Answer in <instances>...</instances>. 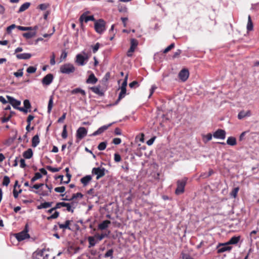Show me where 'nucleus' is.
Instances as JSON below:
<instances>
[{"instance_id":"1","label":"nucleus","mask_w":259,"mask_h":259,"mask_svg":"<svg viewBox=\"0 0 259 259\" xmlns=\"http://www.w3.org/2000/svg\"><path fill=\"white\" fill-rule=\"evenodd\" d=\"M95 30L99 33L102 34L106 30V22L102 19H100L97 21H95Z\"/></svg>"},{"instance_id":"2","label":"nucleus","mask_w":259,"mask_h":259,"mask_svg":"<svg viewBox=\"0 0 259 259\" xmlns=\"http://www.w3.org/2000/svg\"><path fill=\"white\" fill-rule=\"evenodd\" d=\"M75 70L74 65L70 63H66L61 65L60 68V71L63 74H69L73 73Z\"/></svg>"},{"instance_id":"3","label":"nucleus","mask_w":259,"mask_h":259,"mask_svg":"<svg viewBox=\"0 0 259 259\" xmlns=\"http://www.w3.org/2000/svg\"><path fill=\"white\" fill-rule=\"evenodd\" d=\"M187 179L185 178L182 180L177 181V187L175 191L177 195H180L184 192L185 187L187 183Z\"/></svg>"},{"instance_id":"4","label":"nucleus","mask_w":259,"mask_h":259,"mask_svg":"<svg viewBox=\"0 0 259 259\" xmlns=\"http://www.w3.org/2000/svg\"><path fill=\"white\" fill-rule=\"evenodd\" d=\"M90 13V11H86L84 12L79 17V20L81 24L84 22L88 23L89 21H95L96 20L94 15L88 16V15Z\"/></svg>"},{"instance_id":"5","label":"nucleus","mask_w":259,"mask_h":259,"mask_svg":"<svg viewBox=\"0 0 259 259\" xmlns=\"http://www.w3.org/2000/svg\"><path fill=\"white\" fill-rule=\"evenodd\" d=\"M88 59L89 57L87 54H85V56H84L81 54H78L76 56L75 63L79 66H83L86 64Z\"/></svg>"},{"instance_id":"6","label":"nucleus","mask_w":259,"mask_h":259,"mask_svg":"<svg viewBox=\"0 0 259 259\" xmlns=\"http://www.w3.org/2000/svg\"><path fill=\"white\" fill-rule=\"evenodd\" d=\"M92 172L93 175H97L96 179L99 180L105 175V168L94 167L92 169Z\"/></svg>"},{"instance_id":"7","label":"nucleus","mask_w":259,"mask_h":259,"mask_svg":"<svg viewBox=\"0 0 259 259\" xmlns=\"http://www.w3.org/2000/svg\"><path fill=\"white\" fill-rule=\"evenodd\" d=\"M232 248V247L229 246L226 243H219L217 246V253H221L227 251H230Z\"/></svg>"},{"instance_id":"8","label":"nucleus","mask_w":259,"mask_h":259,"mask_svg":"<svg viewBox=\"0 0 259 259\" xmlns=\"http://www.w3.org/2000/svg\"><path fill=\"white\" fill-rule=\"evenodd\" d=\"M15 236L19 241H22L30 237V236L28 233V231L26 229V227L23 231H21V232L15 234Z\"/></svg>"},{"instance_id":"9","label":"nucleus","mask_w":259,"mask_h":259,"mask_svg":"<svg viewBox=\"0 0 259 259\" xmlns=\"http://www.w3.org/2000/svg\"><path fill=\"white\" fill-rule=\"evenodd\" d=\"M178 76L181 81H186L189 76V70L186 68L183 69L179 72Z\"/></svg>"},{"instance_id":"10","label":"nucleus","mask_w":259,"mask_h":259,"mask_svg":"<svg viewBox=\"0 0 259 259\" xmlns=\"http://www.w3.org/2000/svg\"><path fill=\"white\" fill-rule=\"evenodd\" d=\"M88 131L84 127H80L76 131V138L79 140L83 139L87 135Z\"/></svg>"},{"instance_id":"11","label":"nucleus","mask_w":259,"mask_h":259,"mask_svg":"<svg viewBox=\"0 0 259 259\" xmlns=\"http://www.w3.org/2000/svg\"><path fill=\"white\" fill-rule=\"evenodd\" d=\"M214 138L224 140L226 138V132L224 130L218 129L213 134Z\"/></svg>"},{"instance_id":"12","label":"nucleus","mask_w":259,"mask_h":259,"mask_svg":"<svg viewBox=\"0 0 259 259\" xmlns=\"http://www.w3.org/2000/svg\"><path fill=\"white\" fill-rule=\"evenodd\" d=\"M7 98L8 100V102L10 103L14 108L18 109V108H19L18 106L21 104L20 101L17 100L10 96H7Z\"/></svg>"},{"instance_id":"13","label":"nucleus","mask_w":259,"mask_h":259,"mask_svg":"<svg viewBox=\"0 0 259 259\" xmlns=\"http://www.w3.org/2000/svg\"><path fill=\"white\" fill-rule=\"evenodd\" d=\"M54 76L52 74L49 73L46 75L42 79V83L48 85L53 81Z\"/></svg>"},{"instance_id":"14","label":"nucleus","mask_w":259,"mask_h":259,"mask_svg":"<svg viewBox=\"0 0 259 259\" xmlns=\"http://www.w3.org/2000/svg\"><path fill=\"white\" fill-rule=\"evenodd\" d=\"M112 123H110L108 125H103L98 128V130L95 131L92 134V136H96L103 133L105 131L107 130L111 125Z\"/></svg>"},{"instance_id":"15","label":"nucleus","mask_w":259,"mask_h":259,"mask_svg":"<svg viewBox=\"0 0 259 259\" xmlns=\"http://www.w3.org/2000/svg\"><path fill=\"white\" fill-rule=\"evenodd\" d=\"M24 108L20 107L18 108V110L20 111H22L24 113L27 112V110L31 107V104L28 100H25L23 102Z\"/></svg>"},{"instance_id":"16","label":"nucleus","mask_w":259,"mask_h":259,"mask_svg":"<svg viewBox=\"0 0 259 259\" xmlns=\"http://www.w3.org/2000/svg\"><path fill=\"white\" fill-rule=\"evenodd\" d=\"M90 89L95 94L100 96H103L104 95V92L103 90H101V87L100 85L91 87Z\"/></svg>"},{"instance_id":"17","label":"nucleus","mask_w":259,"mask_h":259,"mask_svg":"<svg viewBox=\"0 0 259 259\" xmlns=\"http://www.w3.org/2000/svg\"><path fill=\"white\" fill-rule=\"evenodd\" d=\"M251 114V111L250 110H247V111L242 110L238 113V118L239 119H242L246 117L250 116Z\"/></svg>"},{"instance_id":"18","label":"nucleus","mask_w":259,"mask_h":259,"mask_svg":"<svg viewBox=\"0 0 259 259\" xmlns=\"http://www.w3.org/2000/svg\"><path fill=\"white\" fill-rule=\"evenodd\" d=\"M98 81L97 78L96 77L93 73L90 74L88 78L86 80L87 83L95 84Z\"/></svg>"},{"instance_id":"19","label":"nucleus","mask_w":259,"mask_h":259,"mask_svg":"<svg viewBox=\"0 0 259 259\" xmlns=\"http://www.w3.org/2000/svg\"><path fill=\"white\" fill-rule=\"evenodd\" d=\"M111 224V222L109 220L104 221L102 223H100L98 225V228L100 230H103L108 228L109 224Z\"/></svg>"},{"instance_id":"20","label":"nucleus","mask_w":259,"mask_h":259,"mask_svg":"<svg viewBox=\"0 0 259 259\" xmlns=\"http://www.w3.org/2000/svg\"><path fill=\"white\" fill-rule=\"evenodd\" d=\"M240 239V236H233L232 237L229 241L226 242L227 244H236L239 241Z\"/></svg>"},{"instance_id":"21","label":"nucleus","mask_w":259,"mask_h":259,"mask_svg":"<svg viewBox=\"0 0 259 259\" xmlns=\"http://www.w3.org/2000/svg\"><path fill=\"white\" fill-rule=\"evenodd\" d=\"M31 55L29 53H22L16 55V57L18 59H28L30 58Z\"/></svg>"},{"instance_id":"22","label":"nucleus","mask_w":259,"mask_h":259,"mask_svg":"<svg viewBox=\"0 0 259 259\" xmlns=\"http://www.w3.org/2000/svg\"><path fill=\"white\" fill-rule=\"evenodd\" d=\"M15 114V112L12 111H10V114L7 116H3L1 118V121L2 123H6L9 121L12 117Z\"/></svg>"},{"instance_id":"23","label":"nucleus","mask_w":259,"mask_h":259,"mask_svg":"<svg viewBox=\"0 0 259 259\" xmlns=\"http://www.w3.org/2000/svg\"><path fill=\"white\" fill-rule=\"evenodd\" d=\"M92 177L90 175H87L80 179L81 183L83 186H87L88 183L91 181Z\"/></svg>"},{"instance_id":"24","label":"nucleus","mask_w":259,"mask_h":259,"mask_svg":"<svg viewBox=\"0 0 259 259\" xmlns=\"http://www.w3.org/2000/svg\"><path fill=\"white\" fill-rule=\"evenodd\" d=\"M121 91L119 94L118 98L116 101L115 102V104H117L118 102L123 98L126 94V89H120Z\"/></svg>"},{"instance_id":"25","label":"nucleus","mask_w":259,"mask_h":259,"mask_svg":"<svg viewBox=\"0 0 259 259\" xmlns=\"http://www.w3.org/2000/svg\"><path fill=\"white\" fill-rule=\"evenodd\" d=\"M64 204L65 205H63V207H66V210L68 211L71 212L72 213L73 212V209L75 208V207H73L74 204V202H72L71 203L64 202Z\"/></svg>"},{"instance_id":"26","label":"nucleus","mask_w":259,"mask_h":259,"mask_svg":"<svg viewBox=\"0 0 259 259\" xmlns=\"http://www.w3.org/2000/svg\"><path fill=\"white\" fill-rule=\"evenodd\" d=\"M33 155V152L31 149L29 148L23 152V156L25 158L30 159Z\"/></svg>"},{"instance_id":"27","label":"nucleus","mask_w":259,"mask_h":259,"mask_svg":"<svg viewBox=\"0 0 259 259\" xmlns=\"http://www.w3.org/2000/svg\"><path fill=\"white\" fill-rule=\"evenodd\" d=\"M39 138L38 135H35L32 139V146L33 147H36L39 143Z\"/></svg>"},{"instance_id":"28","label":"nucleus","mask_w":259,"mask_h":259,"mask_svg":"<svg viewBox=\"0 0 259 259\" xmlns=\"http://www.w3.org/2000/svg\"><path fill=\"white\" fill-rule=\"evenodd\" d=\"M227 144L230 146H235L237 144L236 139L235 137H229L227 140Z\"/></svg>"},{"instance_id":"29","label":"nucleus","mask_w":259,"mask_h":259,"mask_svg":"<svg viewBox=\"0 0 259 259\" xmlns=\"http://www.w3.org/2000/svg\"><path fill=\"white\" fill-rule=\"evenodd\" d=\"M70 224V221L69 220H67L66 221L64 224H60L59 223L58 225L60 229L70 230V228L69 227Z\"/></svg>"},{"instance_id":"30","label":"nucleus","mask_w":259,"mask_h":259,"mask_svg":"<svg viewBox=\"0 0 259 259\" xmlns=\"http://www.w3.org/2000/svg\"><path fill=\"white\" fill-rule=\"evenodd\" d=\"M30 6V3H28V2L25 3L22 5H21V6L20 7V8L18 10V13H21L22 12H24V11H25L26 10L28 9V8Z\"/></svg>"},{"instance_id":"31","label":"nucleus","mask_w":259,"mask_h":259,"mask_svg":"<svg viewBox=\"0 0 259 259\" xmlns=\"http://www.w3.org/2000/svg\"><path fill=\"white\" fill-rule=\"evenodd\" d=\"M53 202H45L41 203L39 205L37 206L38 209L47 208L52 206Z\"/></svg>"},{"instance_id":"32","label":"nucleus","mask_w":259,"mask_h":259,"mask_svg":"<svg viewBox=\"0 0 259 259\" xmlns=\"http://www.w3.org/2000/svg\"><path fill=\"white\" fill-rule=\"evenodd\" d=\"M253 25L250 15L248 16V22L247 24V31H250L253 30Z\"/></svg>"},{"instance_id":"33","label":"nucleus","mask_w":259,"mask_h":259,"mask_svg":"<svg viewBox=\"0 0 259 259\" xmlns=\"http://www.w3.org/2000/svg\"><path fill=\"white\" fill-rule=\"evenodd\" d=\"M95 237L94 236H89L88 238L89 243V247H93L95 245V244L97 243V241L95 240Z\"/></svg>"},{"instance_id":"34","label":"nucleus","mask_w":259,"mask_h":259,"mask_svg":"<svg viewBox=\"0 0 259 259\" xmlns=\"http://www.w3.org/2000/svg\"><path fill=\"white\" fill-rule=\"evenodd\" d=\"M53 106V97L51 96L50 97L48 106V112L50 113Z\"/></svg>"},{"instance_id":"35","label":"nucleus","mask_w":259,"mask_h":259,"mask_svg":"<svg viewBox=\"0 0 259 259\" xmlns=\"http://www.w3.org/2000/svg\"><path fill=\"white\" fill-rule=\"evenodd\" d=\"M78 93H80L83 96H85L86 95L85 91L80 88H76L71 91L72 94H76Z\"/></svg>"},{"instance_id":"36","label":"nucleus","mask_w":259,"mask_h":259,"mask_svg":"<svg viewBox=\"0 0 259 259\" xmlns=\"http://www.w3.org/2000/svg\"><path fill=\"white\" fill-rule=\"evenodd\" d=\"M138 45V41L135 38H132L131 39V46L130 48H133L135 50Z\"/></svg>"},{"instance_id":"37","label":"nucleus","mask_w":259,"mask_h":259,"mask_svg":"<svg viewBox=\"0 0 259 259\" xmlns=\"http://www.w3.org/2000/svg\"><path fill=\"white\" fill-rule=\"evenodd\" d=\"M106 146H107V142H102L98 145V150H99L100 151H103L106 149Z\"/></svg>"},{"instance_id":"38","label":"nucleus","mask_w":259,"mask_h":259,"mask_svg":"<svg viewBox=\"0 0 259 259\" xmlns=\"http://www.w3.org/2000/svg\"><path fill=\"white\" fill-rule=\"evenodd\" d=\"M10 182V178L8 176H5L4 177L3 181V185L8 186Z\"/></svg>"},{"instance_id":"39","label":"nucleus","mask_w":259,"mask_h":259,"mask_svg":"<svg viewBox=\"0 0 259 259\" xmlns=\"http://www.w3.org/2000/svg\"><path fill=\"white\" fill-rule=\"evenodd\" d=\"M46 168L51 171V172H58L59 171H60V170L61 169V167H59V168H55V167H52L51 166H50V165H48L46 166Z\"/></svg>"},{"instance_id":"40","label":"nucleus","mask_w":259,"mask_h":259,"mask_svg":"<svg viewBox=\"0 0 259 259\" xmlns=\"http://www.w3.org/2000/svg\"><path fill=\"white\" fill-rule=\"evenodd\" d=\"M83 197V195L80 193V192H78L77 193H75V194H73L71 197V198H69V200H72L73 199H75L77 198H82Z\"/></svg>"},{"instance_id":"41","label":"nucleus","mask_w":259,"mask_h":259,"mask_svg":"<svg viewBox=\"0 0 259 259\" xmlns=\"http://www.w3.org/2000/svg\"><path fill=\"white\" fill-rule=\"evenodd\" d=\"M94 237L98 239V241H101L105 237H107V234L103 233L100 235L97 234L95 235Z\"/></svg>"},{"instance_id":"42","label":"nucleus","mask_w":259,"mask_h":259,"mask_svg":"<svg viewBox=\"0 0 259 259\" xmlns=\"http://www.w3.org/2000/svg\"><path fill=\"white\" fill-rule=\"evenodd\" d=\"M175 44L174 43H172L169 46H168L167 48H166L163 51V53L164 54H166L167 53H168L169 51H170L171 49H172L173 48H174L175 47Z\"/></svg>"},{"instance_id":"43","label":"nucleus","mask_w":259,"mask_h":259,"mask_svg":"<svg viewBox=\"0 0 259 259\" xmlns=\"http://www.w3.org/2000/svg\"><path fill=\"white\" fill-rule=\"evenodd\" d=\"M59 215V212L58 211H56L51 216L48 217L47 218L48 220H50L51 219H57Z\"/></svg>"},{"instance_id":"44","label":"nucleus","mask_w":259,"mask_h":259,"mask_svg":"<svg viewBox=\"0 0 259 259\" xmlns=\"http://www.w3.org/2000/svg\"><path fill=\"white\" fill-rule=\"evenodd\" d=\"M62 137L63 139H66L67 137V125L66 124L63 126Z\"/></svg>"},{"instance_id":"45","label":"nucleus","mask_w":259,"mask_h":259,"mask_svg":"<svg viewBox=\"0 0 259 259\" xmlns=\"http://www.w3.org/2000/svg\"><path fill=\"white\" fill-rule=\"evenodd\" d=\"M239 189L238 187L234 188L233 189V190L232 191V192H231L230 195L234 198H236L237 196V193L239 191Z\"/></svg>"},{"instance_id":"46","label":"nucleus","mask_w":259,"mask_h":259,"mask_svg":"<svg viewBox=\"0 0 259 259\" xmlns=\"http://www.w3.org/2000/svg\"><path fill=\"white\" fill-rule=\"evenodd\" d=\"M44 255V251L41 250V251L38 253H37L35 256L33 257V259H44V257H43Z\"/></svg>"},{"instance_id":"47","label":"nucleus","mask_w":259,"mask_h":259,"mask_svg":"<svg viewBox=\"0 0 259 259\" xmlns=\"http://www.w3.org/2000/svg\"><path fill=\"white\" fill-rule=\"evenodd\" d=\"M34 35V33L31 32H26L23 34V36L26 38H32Z\"/></svg>"},{"instance_id":"48","label":"nucleus","mask_w":259,"mask_h":259,"mask_svg":"<svg viewBox=\"0 0 259 259\" xmlns=\"http://www.w3.org/2000/svg\"><path fill=\"white\" fill-rule=\"evenodd\" d=\"M127 79H128V74H127L125 75L124 79L121 84L120 89H126V87L127 86Z\"/></svg>"},{"instance_id":"49","label":"nucleus","mask_w":259,"mask_h":259,"mask_svg":"<svg viewBox=\"0 0 259 259\" xmlns=\"http://www.w3.org/2000/svg\"><path fill=\"white\" fill-rule=\"evenodd\" d=\"M14 75L15 76H16L17 77L22 76L23 75V69H19L17 72H15L14 73Z\"/></svg>"},{"instance_id":"50","label":"nucleus","mask_w":259,"mask_h":259,"mask_svg":"<svg viewBox=\"0 0 259 259\" xmlns=\"http://www.w3.org/2000/svg\"><path fill=\"white\" fill-rule=\"evenodd\" d=\"M54 190L58 193H63L65 191V187L64 186L56 187L55 188Z\"/></svg>"},{"instance_id":"51","label":"nucleus","mask_w":259,"mask_h":259,"mask_svg":"<svg viewBox=\"0 0 259 259\" xmlns=\"http://www.w3.org/2000/svg\"><path fill=\"white\" fill-rule=\"evenodd\" d=\"M113 249H109L106 252V253L104 255V256L105 257H111V258H112L113 257Z\"/></svg>"},{"instance_id":"52","label":"nucleus","mask_w":259,"mask_h":259,"mask_svg":"<svg viewBox=\"0 0 259 259\" xmlns=\"http://www.w3.org/2000/svg\"><path fill=\"white\" fill-rule=\"evenodd\" d=\"M36 70V68L35 67L29 66L28 68H27L26 71L28 73H33L35 72Z\"/></svg>"},{"instance_id":"53","label":"nucleus","mask_w":259,"mask_h":259,"mask_svg":"<svg viewBox=\"0 0 259 259\" xmlns=\"http://www.w3.org/2000/svg\"><path fill=\"white\" fill-rule=\"evenodd\" d=\"M100 46L101 45L100 43H96V45L93 47V52L94 53H96L99 50Z\"/></svg>"},{"instance_id":"54","label":"nucleus","mask_w":259,"mask_h":259,"mask_svg":"<svg viewBox=\"0 0 259 259\" xmlns=\"http://www.w3.org/2000/svg\"><path fill=\"white\" fill-rule=\"evenodd\" d=\"M17 28L22 31H26L29 30H31L32 28L31 27H24V26H17Z\"/></svg>"},{"instance_id":"55","label":"nucleus","mask_w":259,"mask_h":259,"mask_svg":"<svg viewBox=\"0 0 259 259\" xmlns=\"http://www.w3.org/2000/svg\"><path fill=\"white\" fill-rule=\"evenodd\" d=\"M17 27L16 25L15 24H12L10 26H8L7 28V32L8 33H10L11 32V31Z\"/></svg>"},{"instance_id":"56","label":"nucleus","mask_w":259,"mask_h":259,"mask_svg":"<svg viewBox=\"0 0 259 259\" xmlns=\"http://www.w3.org/2000/svg\"><path fill=\"white\" fill-rule=\"evenodd\" d=\"M114 159L115 162H119L121 160L120 155L118 153H115L114 156Z\"/></svg>"},{"instance_id":"57","label":"nucleus","mask_w":259,"mask_h":259,"mask_svg":"<svg viewBox=\"0 0 259 259\" xmlns=\"http://www.w3.org/2000/svg\"><path fill=\"white\" fill-rule=\"evenodd\" d=\"M126 8L125 6L119 5L118 6V10L120 12H125L126 11Z\"/></svg>"},{"instance_id":"58","label":"nucleus","mask_w":259,"mask_h":259,"mask_svg":"<svg viewBox=\"0 0 259 259\" xmlns=\"http://www.w3.org/2000/svg\"><path fill=\"white\" fill-rule=\"evenodd\" d=\"M55 54L53 53L50 59V64L51 65H54L55 64Z\"/></svg>"},{"instance_id":"59","label":"nucleus","mask_w":259,"mask_h":259,"mask_svg":"<svg viewBox=\"0 0 259 259\" xmlns=\"http://www.w3.org/2000/svg\"><path fill=\"white\" fill-rule=\"evenodd\" d=\"M66 114H67V113H66V112H65V113H64L63 114V115L61 116V117H60L58 119V120L57 122H58V123H61V122H63L64 121V119H65V118H66Z\"/></svg>"},{"instance_id":"60","label":"nucleus","mask_w":259,"mask_h":259,"mask_svg":"<svg viewBox=\"0 0 259 259\" xmlns=\"http://www.w3.org/2000/svg\"><path fill=\"white\" fill-rule=\"evenodd\" d=\"M121 142V140L120 138H114L112 140V143L115 145L120 144Z\"/></svg>"},{"instance_id":"61","label":"nucleus","mask_w":259,"mask_h":259,"mask_svg":"<svg viewBox=\"0 0 259 259\" xmlns=\"http://www.w3.org/2000/svg\"><path fill=\"white\" fill-rule=\"evenodd\" d=\"M181 53H182V51L181 50H180V49L177 50L174 54L172 57L174 58L179 57V56L180 55V54H181Z\"/></svg>"},{"instance_id":"62","label":"nucleus","mask_w":259,"mask_h":259,"mask_svg":"<svg viewBox=\"0 0 259 259\" xmlns=\"http://www.w3.org/2000/svg\"><path fill=\"white\" fill-rule=\"evenodd\" d=\"M129 86L131 88H134L135 87H138L139 86V83L137 81H133V82H131L129 84Z\"/></svg>"},{"instance_id":"63","label":"nucleus","mask_w":259,"mask_h":259,"mask_svg":"<svg viewBox=\"0 0 259 259\" xmlns=\"http://www.w3.org/2000/svg\"><path fill=\"white\" fill-rule=\"evenodd\" d=\"M34 116L32 115H29L27 118V123L28 124H31V121L34 119Z\"/></svg>"},{"instance_id":"64","label":"nucleus","mask_w":259,"mask_h":259,"mask_svg":"<svg viewBox=\"0 0 259 259\" xmlns=\"http://www.w3.org/2000/svg\"><path fill=\"white\" fill-rule=\"evenodd\" d=\"M182 259H194L188 254L182 253Z\"/></svg>"}]
</instances>
